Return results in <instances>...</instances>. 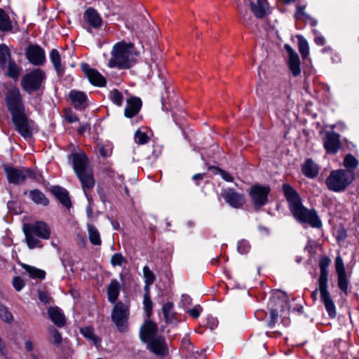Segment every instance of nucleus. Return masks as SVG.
<instances>
[{
	"label": "nucleus",
	"instance_id": "f257e3e1",
	"mask_svg": "<svg viewBox=\"0 0 359 359\" xmlns=\"http://www.w3.org/2000/svg\"><path fill=\"white\" fill-rule=\"evenodd\" d=\"M69 158L72 159L73 169L86 193V191L92 189L95 183L88 158L83 151L72 153Z\"/></svg>",
	"mask_w": 359,
	"mask_h": 359
},
{
	"label": "nucleus",
	"instance_id": "f03ea898",
	"mask_svg": "<svg viewBox=\"0 0 359 359\" xmlns=\"http://www.w3.org/2000/svg\"><path fill=\"white\" fill-rule=\"evenodd\" d=\"M331 260L327 257H323L320 259V276L318 279V290L320 294V299L323 303L326 311L331 318L336 317V307L329 291L327 290L328 271L327 268Z\"/></svg>",
	"mask_w": 359,
	"mask_h": 359
},
{
	"label": "nucleus",
	"instance_id": "7ed1b4c3",
	"mask_svg": "<svg viewBox=\"0 0 359 359\" xmlns=\"http://www.w3.org/2000/svg\"><path fill=\"white\" fill-rule=\"evenodd\" d=\"M135 55L133 44L118 42L113 46L108 65L111 68L129 69L133 65Z\"/></svg>",
	"mask_w": 359,
	"mask_h": 359
},
{
	"label": "nucleus",
	"instance_id": "20e7f679",
	"mask_svg": "<svg viewBox=\"0 0 359 359\" xmlns=\"http://www.w3.org/2000/svg\"><path fill=\"white\" fill-rule=\"evenodd\" d=\"M25 236V241L29 249L42 248L39 238L47 240L50 236V229L48 224L42 221L32 224H25L22 227Z\"/></svg>",
	"mask_w": 359,
	"mask_h": 359
},
{
	"label": "nucleus",
	"instance_id": "39448f33",
	"mask_svg": "<svg viewBox=\"0 0 359 359\" xmlns=\"http://www.w3.org/2000/svg\"><path fill=\"white\" fill-rule=\"evenodd\" d=\"M354 172L344 169L334 170L325 180L327 189L334 192H342L353 182Z\"/></svg>",
	"mask_w": 359,
	"mask_h": 359
},
{
	"label": "nucleus",
	"instance_id": "423d86ee",
	"mask_svg": "<svg viewBox=\"0 0 359 359\" xmlns=\"http://www.w3.org/2000/svg\"><path fill=\"white\" fill-rule=\"evenodd\" d=\"M130 316L129 308L121 302H117L111 311V320L121 332L128 331Z\"/></svg>",
	"mask_w": 359,
	"mask_h": 359
},
{
	"label": "nucleus",
	"instance_id": "0eeeda50",
	"mask_svg": "<svg viewBox=\"0 0 359 359\" xmlns=\"http://www.w3.org/2000/svg\"><path fill=\"white\" fill-rule=\"evenodd\" d=\"M290 210L299 222L308 223L315 228H319L322 225L316 212L304 208L301 202L290 208Z\"/></svg>",
	"mask_w": 359,
	"mask_h": 359
},
{
	"label": "nucleus",
	"instance_id": "6e6552de",
	"mask_svg": "<svg viewBox=\"0 0 359 359\" xmlns=\"http://www.w3.org/2000/svg\"><path fill=\"white\" fill-rule=\"evenodd\" d=\"M5 103L11 117L26 112L21 94L17 88L8 90Z\"/></svg>",
	"mask_w": 359,
	"mask_h": 359
},
{
	"label": "nucleus",
	"instance_id": "1a4fd4ad",
	"mask_svg": "<svg viewBox=\"0 0 359 359\" xmlns=\"http://www.w3.org/2000/svg\"><path fill=\"white\" fill-rule=\"evenodd\" d=\"M15 130L25 140H30L33 134V123L26 112L11 117Z\"/></svg>",
	"mask_w": 359,
	"mask_h": 359
},
{
	"label": "nucleus",
	"instance_id": "9d476101",
	"mask_svg": "<svg viewBox=\"0 0 359 359\" xmlns=\"http://www.w3.org/2000/svg\"><path fill=\"white\" fill-rule=\"evenodd\" d=\"M45 78V73L40 69H35L26 74L22 79V86L25 91L31 93L37 90Z\"/></svg>",
	"mask_w": 359,
	"mask_h": 359
},
{
	"label": "nucleus",
	"instance_id": "9b49d317",
	"mask_svg": "<svg viewBox=\"0 0 359 359\" xmlns=\"http://www.w3.org/2000/svg\"><path fill=\"white\" fill-rule=\"evenodd\" d=\"M5 172L8 182L15 184H22L27 178H36L35 173L27 168L18 169L13 167H7L5 168Z\"/></svg>",
	"mask_w": 359,
	"mask_h": 359
},
{
	"label": "nucleus",
	"instance_id": "f8f14e48",
	"mask_svg": "<svg viewBox=\"0 0 359 359\" xmlns=\"http://www.w3.org/2000/svg\"><path fill=\"white\" fill-rule=\"evenodd\" d=\"M269 192V187L259 184L252 186L249 190V194L252 203L258 208L264 206L267 203Z\"/></svg>",
	"mask_w": 359,
	"mask_h": 359
},
{
	"label": "nucleus",
	"instance_id": "ddd939ff",
	"mask_svg": "<svg viewBox=\"0 0 359 359\" xmlns=\"http://www.w3.org/2000/svg\"><path fill=\"white\" fill-rule=\"evenodd\" d=\"M323 147L330 154H336L341 147L340 135L334 130L326 131L323 137Z\"/></svg>",
	"mask_w": 359,
	"mask_h": 359
},
{
	"label": "nucleus",
	"instance_id": "4468645a",
	"mask_svg": "<svg viewBox=\"0 0 359 359\" xmlns=\"http://www.w3.org/2000/svg\"><path fill=\"white\" fill-rule=\"evenodd\" d=\"M222 196L226 203L234 208H241L245 203V196L236 191L232 188L223 190Z\"/></svg>",
	"mask_w": 359,
	"mask_h": 359
},
{
	"label": "nucleus",
	"instance_id": "2eb2a0df",
	"mask_svg": "<svg viewBox=\"0 0 359 359\" xmlns=\"http://www.w3.org/2000/svg\"><path fill=\"white\" fill-rule=\"evenodd\" d=\"M27 60L34 65H41L45 62L44 50L38 45H29L26 50Z\"/></svg>",
	"mask_w": 359,
	"mask_h": 359
},
{
	"label": "nucleus",
	"instance_id": "dca6fc26",
	"mask_svg": "<svg viewBox=\"0 0 359 359\" xmlns=\"http://www.w3.org/2000/svg\"><path fill=\"white\" fill-rule=\"evenodd\" d=\"M146 343L147 344V348L155 355L161 357L167 355L168 349L163 337L158 336Z\"/></svg>",
	"mask_w": 359,
	"mask_h": 359
},
{
	"label": "nucleus",
	"instance_id": "f3484780",
	"mask_svg": "<svg viewBox=\"0 0 359 359\" xmlns=\"http://www.w3.org/2000/svg\"><path fill=\"white\" fill-rule=\"evenodd\" d=\"M81 69L93 85L100 87H102L106 85V79L95 69L90 68L86 63H83L81 65Z\"/></svg>",
	"mask_w": 359,
	"mask_h": 359
},
{
	"label": "nucleus",
	"instance_id": "a211bd4d",
	"mask_svg": "<svg viewBox=\"0 0 359 359\" xmlns=\"http://www.w3.org/2000/svg\"><path fill=\"white\" fill-rule=\"evenodd\" d=\"M157 325L150 320H145L140 331V338L144 343L157 337Z\"/></svg>",
	"mask_w": 359,
	"mask_h": 359
},
{
	"label": "nucleus",
	"instance_id": "6ab92c4d",
	"mask_svg": "<svg viewBox=\"0 0 359 359\" xmlns=\"http://www.w3.org/2000/svg\"><path fill=\"white\" fill-rule=\"evenodd\" d=\"M285 49L289 56L288 65L290 69L292 72L293 76H297L301 72L299 55L288 44L285 45Z\"/></svg>",
	"mask_w": 359,
	"mask_h": 359
},
{
	"label": "nucleus",
	"instance_id": "aec40b11",
	"mask_svg": "<svg viewBox=\"0 0 359 359\" xmlns=\"http://www.w3.org/2000/svg\"><path fill=\"white\" fill-rule=\"evenodd\" d=\"M252 13L257 18H262L267 14L269 4L266 0H248Z\"/></svg>",
	"mask_w": 359,
	"mask_h": 359
},
{
	"label": "nucleus",
	"instance_id": "412c9836",
	"mask_svg": "<svg viewBox=\"0 0 359 359\" xmlns=\"http://www.w3.org/2000/svg\"><path fill=\"white\" fill-rule=\"evenodd\" d=\"M69 97L76 109L81 110L86 107L87 97L84 93L81 91L71 90L69 93Z\"/></svg>",
	"mask_w": 359,
	"mask_h": 359
},
{
	"label": "nucleus",
	"instance_id": "4be33fe9",
	"mask_svg": "<svg viewBox=\"0 0 359 359\" xmlns=\"http://www.w3.org/2000/svg\"><path fill=\"white\" fill-rule=\"evenodd\" d=\"M142 101L138 97H132L127 100L126 107L124 114L128 118H132L135 116L140 110Z\"/></svg>",
	"mask_w": 359,
	"mask_h": 359
},
{
	"label": "nucleus",
	"instance_id": "5701e85b",
	"mask_svg": "<svg viewBox=\"0 0 359 359\" xmlns=\"http://www.w3.org/2000/svg\"><path fill=\"white\" fill-rule=\"evenodd\" d=\"M51 193L66 208H69L72 205L68 191L59 186H55L50 188Z\"/></svg>",
	"mask_w": 359,
	"mask_h": 359
},
{
	"label": "nucleus",
	"instance_id": "b1692460",
	"mask_svg": "<svg viewBox=\"0 0 359 359\" xmlns=\"http://www.w3.org/2000/svg\"><path fill=\"white\" fill-rule=\"evenodd\" d=\"M283 191L290 204V209L301 202V199L297 191L288 184L283 185Z\"/></svg>",
	"mask_w": 359,
	"mask_h": 359
},
{
	"label": "nucleus",
	"instance_id": "393cba45",
	"mask_svg": "<svg viewBox=\"0 0 359 359\" xmlns=\"http://www.w3.org/2000/svg\"><path fill=\"white\" fill-rule=\"evenodd\" d=\"M302 172L306 177L312 179L318 175L319 167L311 158H308L302 165Z\"/></svg>",
	"mask_w": 359,
	"mask_h": 359
},
{
	"label": "nucleus",
	"instance_id": "a878e982",
	"mask_svg": "<svg viewBox=\"0 0 359 359\" xmlns=\"http://www.w3.org/2000/svg\"><path fill=\"white\" fill-rule=\"evenodd\" d=\"M48 314L52 322L57 327H62L65 323V315L58 307H49Z\"/></svg>",
	"mask_w": 359,
	"mask_h": 359
},
{
	"label": "nucleus",
	"instance_id": "bb28decb",
	"mask_svg": "<svg viewBox=\"0 0 359 359\" xmlns=\"http://www.w3.org/2000/svg\"><path fill=\"white\" fill-rule=\"evenodd\" d=\"M84 18L93 28H98L102 25V18L98 13L92 8H89L86 11Z\"/></svg>",
	"mask_w": 359,
	"mask_h": 359
},
{
	"label": "nucleus",
	"instance_id": "cd10ccee",
	"mask_svg": "<svg viewBox=\"0 0 359 359\" xmlns=\"http://www.w3.org/2000/svg\"><path fill=\"white\" fill-rule=\"evenodd\" d=\"M120 289L121 285L118 281L116 279H112L110 282V284L107 287L108 299L111 303H115L117 300L119 295Z\"/></svg>",
	"mask_w": 359,
	"mask_h": 359
},
{
	"label": "nucleus",
	"instance_id": "c85d7f7f",
	"mask_svg": "<svg viewBox=\"0 0 359 359\" xmlns=\"http://www.w3.org/2000/svg\"><path fill=\"white\" fill-rule=\"evenodd\" d=\"M50 60L58 74H62L64 68L61 65V57L57 50L52 49L50 53Z\"/></svg>",
	"mask_w": 359,
	"mask_h": 359
},
{
	"label": "nucleus",
	"instance_id": "c756f323",
	"mask_svg": "<svg viewBox=\"0 0 359 359\" xmlns=\"http://www.w3.org/2000/svg\"><path fill=\"white\" fill-rule=\"evenodd\" d=\"M21 266L29 274V277L39 279H43L45 278L46 272L44 271L26 264H22Z\"/></svg>",
	"mask_w": 359,
	"mask_h": 359
},
{
	"label": "nucleus",
	"instance_id": "7c9ffc66",
	"mask_svg": "<svg viewBox=\"0 0 359 359\" xmlns=\"http://www.w3.org/2000/svg\"><path fill=\"white\" fill-rule=\"evenodd\" d=\"M88 232L90 242L95 245H100L102 240L97 228L93 224H88Z\"/></svg>",
	"mask_w": 359,
	"mask_h": 359
},
{
	"label": "nucleus",
	"instance_id": "2f4dec72",
	"mask_svg": "<svg viewBox=\"0 0 359 359\" xmlns=\"http://www.w3.org/2000/svg\"><path fill=\"white\" fill-rule=\"evenodd\" d=\"M13 28L12 22L7 13L0 8V31L8 32Z\"/></svg>",
	"mask_w": 359,
	"mask_h": 359
},
{
	"label": "nucleus",
	"instance_id": "473e14b6",
	"mask_svg": "<svg viewBox=\"0 0 359 359\" xmlns=\"http://www.w3.org/2000/svg\"><path fill=\"white\" fill-rule=\"evenodd\" d=\"M31 199L36 204L47 205L48 204V199L46 196L39 190L34 189L29 192Z\"/></svg>",
	"mask_w": 359,
	"mask_h": 359
},
{
	"label": "nucleus",
	"instance_id": "72a5a7b5",
	"mask_svg": "<svg viewBox=\"0 0 359 359\" xmlns=\"http://www.w3.org/2000/svg\"><path fill=\"white\" fill-rule=\"evenodd\" d=\"M343 165L346 168L345 170L354 172V170L358 165V161L353 155L348 154L344 158Z\"/></svg>",
	"mask_w": 359,
	"mask_h": 359
},
{
	"label": "nucleus",
	"instance_id": "f704fd0d",
	"mask_svg": "<svg viewBox=\"0 0 359 359\" xmlns=\"http://www.w3.org/2000/svg\"><path fill=\"white\" fill-rule=\"evenodd\" d=\"M81 334L87 339L91 340L95 346H99L100 339L95 334L93 329L90 327H86L81 329Z\"/></svg>",
	"mask_w": 359,
	"mask_h": 359
},
{
	"label": "nucleus",
	"instance_id": "c9c22d12",
	"mask_svg": "<svg viewBox=\"0 0 359 359\" xmlns=\"http://www.w3.org/2000/svg\"><path fill=\"white\" fill-rule=\"evenodd\" d=\"M48 333L49 341L56 346H60L62 341V338L60 333L55 327L52 326L48 328Z\"/></svg>",
	"mask_w": 359,
	"mask_h": 359
},
{
	"label": "nucleus",
	"instance_id": "e433bc0d",
	"mask_svg": "<svg viewBox=\"0 0 359 359\" xmlns=\"http://www.w3.org/2000/svg\"><path fill=\"white\" fill-rule=\"evenodd\" d=\"M11 59L8 48L5 44L0 45V67H5L7 62Z\"/></svg>",
	"mask_w": 359,
	"mask_h": 359
},
{
	"label": "nucleus",
	"instance_id": "4c0bfd02",
	"mask_svg": "<svg viewBox=\"0 0 359 359\" xmlns=\"http://www.w3.org/2000/svg\"><path fill=\"white\" fill-rule=\"evenodd\" d=\"M338 276V287L346 294H348V281L347 278L346 272L344 273L337 274Z\"/></svg>",
	"mask_w": 359,
	"mask_h": 359
},
{
	"label": "nucleus",
	"instance_id": "58836bf2",
	"mask_svg": "<svg viewBox=\"0 0 359 359\" xmlns=\"http://www.w3.org/2000/svg\"><path fill=\"white\" fill-rule=\"evenodd\" d=\"M8 72L7 74L11 78H16L20 72V67L11 59L7 62Z\"/></svg>",
	"mask_w": 359,
	"mask_h": 359
},
{
	"label": "nucleus",
	"instance_id": "ea45409f",
	"mask_svg": "<svg viewBox=\"0 0 359 359\" xmlns=\"http://www.w3.org/2000/svg\"><path fill=\"white\" fill-rule=\"evenodd\" d=\"M299 41H298V48L299 51L301 53L303 58H305L308 56L309 53V43L307 41L304 39L302 36H299Z\"/></svg>",
	"mask_w": 359,
	"mask_h": 359
},
{
	"label": "nucleus",
	"instance_id": "a19ab883",
	"mask_svg": "<svg viewBox=\"0 0 359 359\" xmlns=\"http://www.w3.org/2000/svg\"><path fill=\"white\" fill-rule=\"evenodd\" d=\"M144 309L148 318H150L152 315L153 302L150 298L149 294H144Z\"/></svg>",
	"mask_w": 359,
	"mask_h": 359
},
{
	"label": "nucleus",
	"instance_id": "79ce46f5",
	"mask_svg": "<svg viewBox=\"0 0 359 359\" xmlns=\"http://www.w3.org/2000/svg\"><path fill=\"white\" fill-rule=\"evenodd\" d=\"M110 99L111 101L117 104L118 106H121L123 102V96L118 90H113L110 92Z\"/></svg>",
	"mask_w": 359,
	"mask_h": 359
},
{
	"label": "nucleus",
	"instance_id": "37998d69",
	"mask_svg": "<svg viewBox=\"0 0 359 359\" xmlns=\"http://www.w3.org/2000/svg\"><path fill=\"white\" fill-rule=\"evenodd\" d=\"M149 137L146 133L137 130L135 133V141L139 144H144L149 141Z\"/></svg>",
	"mask_w": 359,
	"mask_h": 359
},
{
	"label": "nucleus",
	"instance_id": "c03bdc74",
	"mask_svg": "<svg viewBox=\"0 0 359 359\" xmlns=\"http://www.w3.org/2000/svg\"><path fill=\"white\" fill-rule=\"evenodd\" d=\"M144 277L147 285L152 284L155 280L154 273L150 270L149 266H144L143 268Z\"/></svg>",
	"mask_w": 359,
	"mask_h": 359
},
{
	"label": "nucleus",
	"instance_id": "a18cd8bd",
	"mask_svg": "<svg viewBox=\"0 0 359 359\" xmlns=\"http://www.w3.org/2000/svg\"><path fill=\"white\" fill-rule=\"evenodd\" d=\"M173 308V304L172 302H167L162 307V312L164 316L166 322H170L172 317L170 315V311Z\"/></svg>",
	"mask_w": 359,
	"mask_h": 359
},
{
	"label": "nucleus",
	"instance_id": "49530a36",
	"mask_svg": "<svg viewBox=\"0 0 359 359\" xmlns=\"http://www.w3.org/2000/svg\"><path fill=\"white\" fill-rule=\"evenodd\" d=\"M0 318L5 322L9 323L13 319L12 314L8 311L7 308L0 304Z\"/></svg>",
	"mask_w": 359,
	"mask_h": 359
},
{
	"label": "nucleus",
	"instance_id": "de8ad7c7",
	"mask_svg": "<svg viewBox=\"0 0 359 359\" xmlns=\"http://www.w3.org/2000/svg\"><path fill=\"white\" fill-rule=\"evenodd\" d=\"M126 262V259L121 253H116L111 256V264L115 266H121L123 262Z\"/></svg>",
	"mask_w": 359,
	"mask_h": 359
},
{
	"label": "nucleus",
	"instance_id": "09e8293b",
	"mask_svg": "<svg viewBox=\"0 0 359 359\" xmlns=\"http://www.w3.org/2000/svg\"><path fill=\"white\" fill-rule=\"evenodd\" d=\"M237 248L240 253L245 254L249 252L250 245L247 241L243 240L238 242Z\"/></svg>",
	"mask_w": 359,
	"mask_h": 359
},
{
	"label": "nucleus",
	"instance_id": "8fccbe9b",
	"mask_svg": "<svg viewBox=\"0 0 359 359\" xmlns=\"http://www.w3.org/2000/svg\"><path fill=\"white\" fill-rule=\"evenodd\" d=\"M336 272L337 274L346 273L344 262L340 256H337L335 260Z\"/></svg>",
	"mask_w": 359,
	"mask_h": 359
},
{
	"label": "nucleus",
	"instance_id": "3c124183",
	"mask_svg": "<svg viewBox=\"0 0 359 359\" xmlns=\"http://www.w3.org/2000/svg\"><path fill=\"white\" fill-rule=\"evenodd\" d=\"M210 169H214L217 170V173H219L222 176L224 180L230 182H233V178L225 170H222L218 167H210Z\"/></svg>",
	"mask_w": 359,
	"mask_h": 359
},
{
	"label": "nucleus",
	"instance_id": "603ef678",
	"mask_svg": "<svg viewBox=\"0 0 359 359\" xmlns=\"http://www.w3.org/2000/svg\"><path fill=\"white\" fill-rule=\"evenodd\" d=\"M65 114L66 120L69 123H74L79 120L77 116L70 109H66Z\"/></svg>",
	"mask_w": 359,
	"mask_h": 359
},
{
	"label": "nucleus",
	"instance_id": "864d4df0",
	"mask_svg": "<svg viewBox=\"0 0 359 359\" xmlns=\"http://www.w3.org/2000/svg\"><path fill=\"white\" fill-rule=\"evenodd\" d=\"M13 285L17 291H20L25 286V282L20 277L15 276L13 279Z\"/></svg>",
	"mask_w": 359,
	"mask_h": 359
},
{
	"label": "nucleus",
	"instance_id": "5fc2aeb1",
	"mask_svg": "<svg viewBox=\"0 0 359 359\" xmlns=\"http://www.w3.org/2000/svg\"><path fill=\"white\" fill-rule=\"evenodd\" d=\"M38 297L39 300L44 304H50L51 298L46 292L39 291Z\"/></svg>",
	"mask_w": 359,
	"mask_h": 359
},
{
	"label": "nucleus",
	"instance_id": "6e6d98bb",
	"mask_svg": "<svg viewBox=\"0 0 359 359\" xmlns=\"http://www.w3.org/2000/svg\"><path fill=\"white\" fill-rule=\"evenodd\" d=\"M278 311L276 309H271L270 310V321L269 323V327H273L277 319H278Z\"/></svg>",
	"mask_w": 359,
	"mask_h": 359
},
{
	"label": "nucleus",
	"instance_id": "4d7b16f0",
	"mask_svg": "<svg viewBox=\"0 0 359 359\" xmlns=\"http://www.w3.org/2000/svg\"><path fill=\"white\" fill-rule=\"evenodd\" d=\"M202 311V308L200 306H196L189 311L190 316L194 318L199 317L200 313Z\"/></svg>",
	"mask_w": 359,
	"mask_h": 359
},
{
	"label": "nucleus",
	"instance_id": "13d9d810",
	"mask_svg": "<svg viewBox=\"0 0 359 359\" xmlns=\"http://www.w3.org/2000/svg\"><path fill=\"white\" fill-rule=\"evenodd\" d=\"M304 9L305 7L302 6H297V12L295 14L296 18H299L302 15H304Z\"/></svg>",
	"mask_w": 359,
	"mask_h": 359
},
{
	"label": "nucleus",
	"instance_id": "bf43d9fd",
	"mask_svg": "<svg viewBox=\"0 0 359 359\" xmlns=\"http://www.w3.org/2000/svg\"><path fill=\"white\" fill-rule=\"evenodd\" d=\"M99 153L102 157H107L110 156V152L104 149L103 146L100 147Z\"/></svg>",
	"mask_w": 359,
	"mask_h": 359
},
{
	"label": "nucleus",
	"instance_id": "052dcab7",
	"mask_svg": "<svg viewBox=\"0 0 359 359\" xmlns=\"http://www.w3.org/2000/svg\"><path fill=\"white\" fill-rule=\"evenodd\" d=\"M97 192H98L100 199L102 200V202L104 203L106 198H105V195H104L103 189L101 187H98Z\"/></svg>",
	"mask_w": 359,
	"mask_h": 359
},
{
	"label": "nucleus",
	"instance_id": "680f3d73",
	"mask_svg": "<svg viewBox=\"0 0 359 359\" xmlns=\"http://www.w3.org/2000/svg\"><path fill=\"white\" fill-rule=\"evenodd\" d=\"M25 349L27 351H32L33 350V345L31 341L27 340L25 343Z\"/></svg>",
	"mask_w": 359,
	"mask_h": 359
},
{
	"label": "nucleus",
	"instance_id": "e2e57ef3",
	"mask_svg": "<svg viewBox=\"0 0 359 359\" xmlns=\"http://www.w3.org/2000/svg\"><path fill=\"white\" fill-rule=\"evenodd\" d=\"M88 128V124H85V125L81 126L78 129V133L80 134V135L83 134Z\"/></svg>",
	"mask_w": 359,
	"mask_h": 359
},
{
	"label": "nucleus",
	"instance_id": "0e129e2a",
	"mask_svg": "<svg viewBox=\"0 0 359 359\" xmlns=\"http://www.w3.org/2000/svg\"><path fill=\"white\" fill-rule=\"evenodd\" d=\"M204 177V174L203 173H198V174H196L194 175L193 177H192V179L194 180H203Z\"/></svg>",
	"mask_w": 359,
	"mask_h": 359
},
{
	"label": "nucleus",
	"instance_id": "69168bd1",
	"mask_svg": "<svg viewBox=\"0 0 359 359\" xmlns=\"http://www.w3.org/2000/svg\"><path fill=\"white\" fill-rule=\"evenodd\" d=\"M315 41H316V43H318L319 45H323L325 43V39L322 36L316 37Z\"/></svg>",
	"mask_w": 359,
	"mask_h": 359
},
{
	"label": "nucleus",
	"instance_id": "338daca9",
	"mask_svg": "<svg viewBox=\"0 0 359 359\" xmlns=\"http://www.w3.org/2000/svg\"><path fill=\"white\" fill-rule=\"evenodd\" d=\"M317 294H318V289H316V290L312 292L311 296H312V297H313L314 299H316Z\"/></svg>",
	"mask_w": 359,
	"mask_h": 359
},
{
	"label": "nucleus",
	"instance_id": "774afa93",
	"mask_svg": "<svg viewBox=\"0 0 359 359\" xmlns=\"http://www.w3.org/2000/svg\"><path fill=\"white\" fill-rule=\"evenodd\" d=\"M208 324L209 325V327L210 328V330H213L214 327L216 326L215 322H213L211 324H210V322H208Z\"/></svg>",
	"mask_w": 359,
	"mask_h": 359
}]
</instances>
